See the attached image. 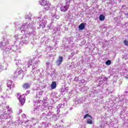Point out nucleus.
Returning <instances> with one entry per match:
<instances>
[{
  "mask_svg": "<svg viewBox=\"0 0 128 128\" xmlns=\"http://www.w3.org/2000/svg\"><path fill=\"white\" fill-rule=\"evenodd\" d=\"M34 22H27L25 24H22L20 28L18 27V28L19 30H22L21 32H24L26 34L34 36L36 34V30L34 26Z\"/></svg>",
  "mask_w": 128,
  "mask_h": 128,
  "instance_id": "1",
  "label": "nucleus"
},
{
  "mask_svg": "<svg viewBox=\"0 0 128 128\" xmlns=\"http://www.w3.org/2000/svg\"><path fill=\"white\" fill-rule=\"evenodd\" d=\"M14 52H18V46L16 45H14L13 46H12V48L8 47L6 48L5 50L3 52V56L4 58H8V56H10V54H12Z\"/></svg>",
  "mask_w": 128,
  "mask_h": 128,
  "instance_id": "2",
  "label": "nucleus"
},
{
  "mask_svg": "<svg viewBox=\"0 0 128 128\" xmlns=\"http://www.w3.org/2000/svg\"><path fill=\"white\" fill-rule=\"evenodd\" d=\"M26 34H19V35H15L14 38L16 40H21L20 44L22 46H24V44H28V38L26 36Z\"/></svg>",
  "mask_w": 128,
  "mask_h": 128,
  "instance_id": "3",
  "label": "nucleus"
},
{
  "mask_svg": "<svg viewBox=\"0 0 128 128\" xmlns=\"http://www.w3.org/2000/svg\"><path fill=\"white\" fill-rule=\"evenodd\" d=\"M36 58H33L32 60V59H30L28 60V68H30V66H32V64H34V62L32 66V72H34V70H38V62H40V60H36L34 62Z\"/></svg>",
  "mask_w": 128,
  "mask_h": 128,
  "instance_id": "4",
  "label": "nucleus"
},
{
  "mask_svg": "<svg viewBox=\"0 0 128 128\" xmlns=\"http://www.w3.org/2000/svg\"><path fill=\"white\" fill-rule=\"evenodd\" d=\"M40 4L44 6V12H46V10H50V2L47 1L46 0H42L40 2Z\"/></svg>",
  "mask_w": 128,
  "mask_h": 128,
  "instance_id": "5",
  "label": "nucleus"
},
{
  "mask_svg": "<svg viewBox=\"0 0 128 128\" xmlns=\"http://www.w3.org/2000/svg\"><path fill=\"white\" fill-rule=\"evenodd\" d=\"M66 6H62L60 7V10L62 12H68V10L70 8V0H66Z\"/></svg>",
  "mask_w": 128,
  "mask_h": 128,
  "instance_id": "6",
  "label": "nucleus"
},
{
  "mask_svg": "<svg viewBox=\"0 0 128 128\" xmlns=\"http://www.w3.org/2000/svg\"><path fill=\"white\" fill-rule=\"evenodd\" d=\"M10 112H4V114L0 115V120H8V118H12V116L10 115Z\"/></svg>",
  "mask_w": 128,
  "mask_h": 128,
  "instance_id": "7",
  "label": "nucleus"
},
{
  "mask_svg": "<svg viewBox=\"0 0 128 128\" xmlns=\"http://www.w3.org/2000/svg\"><path fill=\"white\" fill-rule=\"evenodd\" d=\"M8 44V40L6 41L3 40L2 42H0V48H1L4 50H6V48H7L6 46Z\"/></svg>",
  "mask_w": 128,
  "mask_h": 128,
  "instance_id": "8",
  "label": "nucleus"
},
{
  "mask_svg": "<svg viewBox=\"0 0 128 128\" xmlns=\"http://www.w3.org/2000/svg\"><path fill=\"white\" fill-rule=\"evenodd\" d=\"M72 42V37H65L64 38L63 42H64L66 44H70Z\"/></svg>",
  "mask_w": 128,
  "mask_h": 128,
  "instance_id": "9",
  "label": "nucleus"
},
{
  "mask_svg": "<svg viewBox=\"0 0 128 128\" xmlns=\"http://www.w3.org/2000/svg\"><path fill=\"white\" fill-rule=\"evenodd\" d=\"M24 96H20L19 97H18V100L22 106H24V102H26V98H24Z\"/></svg>",
  "mask_w": 128,
  "mask_h": 128,
  "instance_id": "10",
  "label": "nucleus"
},
{
  "mask_svg": "<svg viewBox=\"0 0 128 128\" xmlns=\"http://www.w3.org/2000/svg\"><path fill=\"white\" fill-rule=\"evenodd\" d=\"M64 58L62 56H60L58 57V60L56 61V64L58 66H60V64H62V60Z\"/></svg>",
  "mask_w": 128,
  "mask_h": 128,
  "instance_id": "11",
  "label": "nucleus"
},
{
  "mask_svg": "<svg viewBox=\"0 0 128 128\" xmlns=\"http://www.w3.org/2000/svg\"><path fill=\"white\" fill-rule=\"evenodd\" d=\"M46 22L47 21L46 20H42V23L40 24V26L38 28V29L40 30V26H42V28H46Z\"/></svg>",
  "mask_w": 128,
  "mask_h": 128,
  "instance_id": "12",
  "label": "nucleus"
},
{
  "mask_svg": "<svg viewBox=\"0 0 128 128\" xmlns=\"http://www.w3.org/2000/svg\"><path fill=\"white\" fill-rule=\"evenodd\" d=\"M56 115H54V113L52 112H48L47 114H46V120H48V118H54Z\"/></svg>",
  "mask_w": 128,
  "mask_h": 128,
  "instance_id": "13",
  "label": "nucleus"
},
{
  "mask_svg": "<svg viewBox=\"0 0 128 128\" xmlns=\"http://www.w3.org/2000/svg\"><path fill=\"white\" fill-rule=\"evenodd\" d=\"M12 80H9L7 82V86L8 88V89H7V90H10L12 88V86L14 88V86L12 85Z\"/></svg>",
  "mask_w": 128,
  "mask_h": 128,
  "instance_id": "14",
  "label": "nucleus"
},
{
  "mask_svg": "<svg viewBox=\"0 0 128 128\" xmlns=\"http://www.w3.org/2000/svg\"><path fill=\"white\" fill-rule=\"evenodd\" d=\"M22 88L24 90H28V88H30V84L28 83H25L23 84Z\"/></svg>",
  "mask_w": 128,
  "mask_h": 128,
  "instance_id": "15",
  "label": "nucleus"
},
{
  "mask_svg": "<svg viewBox=\"0 0 128 128\" xmlns=\"http://www.w3.org/2000/svg\"><path fill=\"white\" fill-rule=\"evenodd\" d=\"M56 88V82H52L51 84V88L52 90H54Z\"/></svg>",
  "mask_w": 128,
  "mask_h": 128,
  "instance_id": "16",
  "label": "nucleus"
},
{
  "mask_svg": "<svg viewBox=\"0 0 128 128\" xmlns=\"http://www.w3.org/2000/svg\"><path fill=\"white\" fill-rule=\"evenodd\" d=\"M56 73L54 72H52L51 74H48V76H50L52 80H56Z\"/></svg>",
  "mask_w": 128,
  "mask_h": 128,
  "instance_id": "17",
  "label": "nucleus"
},
{
  "mask_svg": "<svg viewBox=\"0 0 128 128\" xmlns=\"http://www.w3.org/2000/svg\"><path fill=\"white\" fill-rule=\"evenodd\" d=\"M54 34H56V32H58L60 31V26H58L56 27H54Z\"/></svg>",
  "mask_w": 128,
  "mask_h": 128,
  "instance_id": "18",
  "label": "nucleus"
},
{
  "mask_svg": "<svg viewBox=\"0 0 128 128\" xmlns=\"http://www.w3.org/2000/svg\"><path fill=\"white\" fill-rule=\"evenodd\" d=\"M62 104H58V106L56 107L57 108V114H60V108H62Z\"/></svg>",
  "mask_w": 128,
  "mask_h": 128,
  "instance_id": "19",
  "label": "nucleus"
},
{
  "mask_svg": "<svg viewBox=\"0 0 128 128\" xmlns=\"http://www.w3.org/2000/svg\"><path fill=\"white\" fill-rule=\"evenodd\" d=\"M84 28H85L84 23H82L78 26V28H79V30H83L84 29Z\"/></svg>",
  "mask_w": 128,
  "mask_h": 128,
  "instance_id": "20",
  "label": "nucleus"
},
{
  "mask_svg": "<svg viewBox=\"0 0 128 128\" xmlns=\"http://www.w3.org/2000/svg\"><path fill=\"white\" fill-rule=\"evenodd\" d=\"M42 91L37 92L36 96H37V98H40L41 96H42Z\"/></svg>",
  "mask_w": 128,
  "mask_h": 128,
  "instance_id": "21",
  "label": "nucleus"
},
{
  "mask_svg": "<svg viewBox=\"0 0 128 128\" xmlns=\"http://www.w3.org/2000/svg\"><path fill=\"white\" fill-rule=\"evenodd\" d=\"M18 73V74H22L24 72V71L22 70H18V68H17L16 72H15L14 74H16Z\"/></svg>",
  "mask_w": 128,
  "mask_h": 128,
  "instance_id": "22",
  "label": "nucleus"
},
{
  "mask_svg": "<svg viewBox=\"0 0 128 128\" xmlns=\"http://www.w3.org/2000/svg\"><path fill=\"white\" fill-rule=\"evenodd\" d=\"M104 18H106V16H104L101 14L99 16V20H100L102 21L104 20Z\"/></svg>",
  "mask_w": 128,
  "mask_h": 128,
  "instance_id": "23",
  "label": "nucleus"
},
{
  "mask_svg": "<svg viewBox=\"0 0 128 128\" xmlns=\"http://www.w3.org/2000/svg\"><path fill=\"white\" fill-rule=\"evenodd\" d=\"M6 108L8 110V112H9L10 114L12 112V108H10V106H7Z\"/></svg>",
  "mask_w": 128,
  "mask_h": 128,
  "instance_id": "24",
  "label": "nucleus"
},
{
  "mask_svg": "<svg viewBox=\"0 0 128 128\" xmlns=\"http://www.w3.org/2000/svg\"><path fill=\"white\" fill-rule=\"evenodd\" d=\"M112 64V61L110 60H108L106 62V66H110Z\"/></svg>",
  "mask_w": 128,
  "mask_h": 128,
  "instance_id": "25",
  "label": "nucleus"
},
{
  "mask_svg": "<svg viewBox=\"0 0 128 128\" xmlns=\"http://www.w3.org/2000/svg\"><path fill=\"white\" fill-rule=\"evenodd\" d=\"M40 118H44L45 120H46V113H42V114L40 116Z\"/></svg>",
  "mask_w": 128,
  "mask_h": 128,
  "instance_id": "26",
  "label": "nucleus"
},
{
  "mask_svg": "<svg viewBox=\"0 0 128 128\" xmlns=\"http://www.w3.org/2000/svg\"><path fill=\"white\" fill-rule=\"evenodd\" d=\"M87 124H92V119H88L87 120Z\"/></svg>",
  "mask_w": 128,
  "mask_h": 128,
  "instance_id": "27",
  "label": "nucleus"
},
{
  "mask_svg": "<svg viewBox=\"0 0 128 128\" xmlns=\"http://www.w3.org/2000/svg\"><path fill=\"white\" fill-rule=\"evenodd\" d=\"M30 18H32V14H28L27 16H26V18L27 20H30Z\"/></svg>",
  "mask_w": 128,
  "mask_h": 128,
  "instance_id": "28",
  "label": "nucleus"
},
{
  "mask_svg": "<svg viewBox=\"0 0 128 128\" xmlns=\"http://www.w3.org/2000/svg\"><path fill=\"white\" fill-rule=\"evenodd\" d=\"M124 44L126 46H128V40H124Z\"/></svg>",
  "mask_w": 128,
  "mask_h": 128,
  "instance_id": "29",
  "label": "nucleus"
},
{
  "mask_svg": "<svg viewBox=\"0 0 128 128\" xmlns=\"http://www.w3.org/2000/svg\"><path fill=\"white\" fill-rule=\"evenodd\" d=\"M33 72H34V74H36L38 72H40V70H36L33 71Z\"/></svg>",
  "mask_w": 128,
  "mask_h": 128,
  "instance_id": "30",
  "label": "nucleus"
},
{
  "mask_svg": "<svg viewBox=\"0 0 128 128\" xmlns=\"http://www.w3.org/2000/svg\"><path fill=\"white\" fill-rule=\"evenodd\" d=\"M92 118V116H90L88 114H86L84 116V118Z\"/></svg>",
  "mask_w": 128,
  "mask_h": 128,
  "instance_id": "31",
  "label": "nucleus"
},
{
  "mask_svg": "<svg viewBox=\"0 0 128 128\" xmlns=\"http://www.w3.org/2000/svg\"><path fill=\"white\" fill-rule=\"evenodd\" d=\"M60 90L61 92H66V88H62Z\"/></svg>",
  "mask_w": 128,
  "mask_h": 128,
  "instance_id": "32",
  "label": "nucleus"
},
{
  "mask_svg": "<svg viewBox=\"0 0 128 128\" xmlns=\"http://www.w3.org/2000/svg\"><path fill=\"white\" fill-rule=\"evenodd\" d=\"M106 77L101 78V82H106Z\"/></svg>",
  "mask_w": 128,
  "mask_h": 128,
  "instance_id": "33",
  "label": "nucleus"
},
{
  "mask_svg": "<svg viewBox=\"0 0 128 128\" xmlns=\"http://www.w3.org/2000/svg\"><path fill=\"white\" fill-rule=\"evenodd\" d=\"M82 98L78 99V102H77V104H82Z\"/></svg>",
  "mask_w": 128,
  "mask_h": 128,
  "instance_id": "34",
  "label": "nucleus"
},
{
  "mask_svg": "<svg viewBox=\"0 0 128 128\" xmlns=\"http://www.w3.org/2000/svg\"><path fill=\"white\" fill-rule=\"evenodd\" d=\"M20 62H21L20 60H18V62H16V66H18V64Z\"/></svg>",
  "mask_w": 128,
  "mask_h": 128,
  "instance_id": "35",
  "label": "nucleus"
},
{
  "mask_svg": "<svg viewBox=\"0 0 128 128\" xmlns=\"http://www.w3.org/2000/svg\"><path fill=\"white\" fill-rule=\"evenodd\" d=\"M3 68H4V66L0 65V72H1Z\"/></svg>",
  "mask_w": 128,
  "mask_h": 128,
  "instance_id": "36",
  "label": "nucleus"
},
{
  "mask_svg": "<svg viewBox=\"0 0 128 128\" xmlns=\"http://www.w3.org/2000/svg\"><path fill=\"white\" fill-rule=\"evenodd\" d=\"M81 84H84V82H86V80H81Z\"/></svg>",
  "mask_w": 128,
  "mask_h": 128,
  "instance_id": "37",
  "label": "nucleus"
},
{
  "mask_svg": "<svg viewBox=\"0 0 128 128\" xmlns=\"http://www.w3.org/2000/svg\"><path fill=\"white\" fill-rule=\"evenodd\" d=\"M74 82H78V78L76 77L74 79Z\"/></svg>",
  "mask_w": 128,
  "mask_h": 128,
  "instance_id": "38",
  "label": "nucleus"
},
{
  "mask_svg": "<svg viewBox=\"0 0 128 128\" xmlns=\"http://www.w3.org/2000/svg\"><path fill=\"white\" fill-rule=\"evenodd\" d=\"M74 56V52H72L71 54H70V56L72 57Z\"/></svg>",
  "mask_w": 128,
  "mask_h": 128,
  "instance_id": "39",
  "label": "nucleus"
},
{
  "mask_svg": "<svg viewBox=\"0 0 128 128\" xmlns=\"http://www.w3.org/2000/svg\"><path fill=\"white\" fill-rule=\"evenodd\" d=\"M46 66L47 68H48L50 66V63L49 62H46Z\"/></svg>",
  "mask_w": 128,
  "mask_h": 128,
  "instance_id": "40",
  "label": "nucleus"
},
{
  "mask_svg": "<svg viewBox=\"0 0 128 128\" xmlns=\"http://www.w3.org/2000/svg\"><path fill=\"white\" fill-rule=\"evenodd\" d=\"M102 28H106V26H104V25H102Z\"/></svg>",
  "mask_w": 128,
  "mask_h": 128,
  "instance_id": "41",
  "label": "nucleus"
},
{
  "mask_svg": "<svg viewBox=\"0 0 128 128\" xmlns=\"http://www.w3.org/2000/svg\"><path fill=\"white\" fill-rule=\"evenodd\" d=\"M78 100H79L78 98H75V102H78Z\"/></svg>",
  "mask_w": 128,
  "mask_h": 128,
  "instance_id": "42",
  "label": "nucleus"
},
{
  "mask_svg": "<svg viewBox=\"0 0 128 128\" xmlns=\"http://www.w3.org/2000/svg\"><path fill=\"white\" fill-rule=\"evenodd\" d=\"M36 20L38 22V20H40V17H38Z\"/></svg>",
  "mask_w": 128,
  "mask_h": 128,
  "instance_id": "43",
  "label": "nucleus"
},
{
  "mask_svg": "<svg viewBox=\"0 0 128 128\" xmlns=\"http://www.w3.org/2000/svg\"><path fill=\"white\" fill-rule=\"evenodd\" d=\"M55 18H56V20H58V18H60V16H55Z\"/></svg>",
  "mask_w": 128,
  "mask_h": 128,
  "instance_id": "44",
  "label": "nucleus"
},
{
  "mask_svg": "<svg viewBox=\"0 0 128 128\" xmlns=\"http://www.w3.org/2000/svg\"><path fill=\"white\" fill-rule=\"evenodd\" d=\"M22 116H23V118H26V114H23Z\"/></svg>",
  "mask_w": 128,
  "mask_h": 128,
  "instance_id": "45",
  "label": "nucleus"
},
{
  "mask_svg": "<svg viewBox=\"0 0 128 128\" xmlns=\"http://www.w3.org/2000/svg\"><path fill=\"white\" fill-rule=\"evenodd\" d=\"M21 112H22V110H20L19 111V114H21Z\"/></svg>",
  "mask_w": 128,
  "mask_h": 128,
  "instance_id": "46",
  "label": "nucleus"
},
{
  "mask_svg": "<svg viewBox=\"0 0 128 128\" xmlns=\"http://www.w3.org/2000/svg\"><path fill=\"white\" fill-rule=\"evenodd\" d=\"M2 89L0 87V92H2Z\"/></svg>",
  "mask_w": 128,
  "mask_h": 128,
  "instance_id": "47",
  "label": "nucleus"
},
{
  "mask_svg": "<svg viewBox=\"0 0 128 128\" xmlns=\"http://www.w3.org/2000/svg\"><path fill=\"white\" fill-rule=\"evenodd\" d=\"M64 102H66V100H67L66 98H64Z\"/></svg>",
  "mask_w": 128,
  "mask_h": 128,
  "instance_id": "48",
  "label": "nucleus"
},
{
  "mask_svg": "<svg viewBox=\"0 0 128 128\" xmlns=\"http://www.w3.org/2000/svg\"><path fill=\"white\" fill-rule=\"evenodd\" d=\"M50 126V123H48L47 124V126Z\"/></svg>",
  "mask_w": 128,
  "mask_h": 128,
  "instance_id": "49",
  "label": "nucleus"
},
{
  "mask_svg": "<svg viewBox=\"0 0 128 128\" xmlns=\"http://www.w3.org/2000/svg\"><path fill=\"white\" fill-rule=\"evenodd\" d=\"M31 44H32V46H34V43L32 42V43H31Z\"/></svg>",
  "mask_w": 128,
  "mask_h": 128,
  "instance_id": "50",
  "label": "nucleus"
},
{
  "mask_svg": "<svg viewBox=\"0 0 128 128\" xmlns=\"http://www.w3.org/2000/svg\"><path fill=\"white\" fill-rule=\"evenodd\" d=\"M51 28H52L51 26H48V28L50 29V30Z\"/></svg>",
  "mask_w": 128,
  "mask_h": 128,
  "instance_id": "51",
  "label": "nucleus"
},
{
  "mask_svg": "<svg viewBox=\"0 0 128 128\" xmlns=\"http://www.w3.org/2000/svg\"><path fill=\"white\" fill-rule=\"evenodd\" d=\"M30 122V120H27L26 121V122Z\"/></svg>",
  "mask_w": 128,
  "mask_h": 128,
  "instance_id": "52",
  "label": "nucleus"
},
{
  "mask_svg": "<svg viewBox=\"0 0 128 128\" xmlns=\"http://www.w3.org/2000/svg\"><path fill=\"white\" fill-rule=\"evenodd\" d=\"M15 62H18V60L14 59Z\"/></svg>",
  "mask_w": 128,
  "mask_h": 128,
  "instance_id": "53",
  "label": "nucleus"
},
{
  "mask_svg": "<svg viewBox=\"0 0 128 128\" xmlns=\"http://www.w3.org/2000/svg\"><path fill=\"white\" fill-rule=\"evenodd\" d=\"M72 110V108H70V110Z\"/></svg>",
  "mask_w": 128,
  "mask_h": 128,
  "instance_id": "54",
  "label": "nucleus"
},
{
  "mask_svg": "<svg viewBox=\"0 0 128 128\" xmlns=\"http://www.w3.org/2000/svg\"><path fill=\"white\" fill-rule=\"evenodd\" d=\"M44 124L45 126H46V123H44Z\"/></svg>",
  "mask_w": 128,
  "mask_h": 128,
  "instance_id": "55",
  "label": "nucleus"
},
{
  "mask_svg": "<svg viewBox=\"0 0 128 128\" xmlns=\"http://www.w3.org/2000/svg\"><path fill=\"white\" fill-rule=\"evenodd\" d=\"M1 98H4V96H2Z\"/></svg>",
  "mask_w": 128,
  "mask_h": 128,
  "instance_id": "56",
  "label": "nucleus"
},
{
  "mask_svg": "<svg viewBox=\"0 0 128 128\" xmlns=\"http://www.w3.org/2000/svg\"><path fill=\"white\" fill-rule=\"evenodd\" d=\"M22 78H24V74H22Z\"/></svg>",
  "mask_w": 128,
  "mask_h": 128,
  "instance_id": "57",
  "label": "nucleus"
},
{
  "mask_svg": "<svg viewBox=\"0 0 128 128\" xmlns=\"http://www.w3.org/2000/svg\"><path fill=\"white\" fill-rule=\"evenodd\" d=\"M30 92V91L28 90V94Z\"/></svg>",
  "mask_w": 128,
  "mask_h": 128,
  "instance_id": "58",
  "label": "nucleus"
},
{
  "mask_svg": "<svg viewBox=\"0 0 128 128\" xmlns=\"http://www.w3.org/2000/svg\"><path fill=\"white\" fill-rule=\"evenodd\" d=\"M61 122H62V120Z\"/></svg>",
  "mask_w": 128,
  "mask_h": 128,
  "instance_id": "59",
  "label": "nucleus"
}]
</instances>
